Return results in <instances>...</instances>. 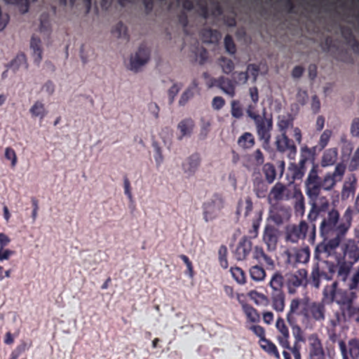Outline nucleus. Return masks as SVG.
<instances>
[{
	"label": "nucleus",
	"instance_id": "f257e3e1",
	"mask_svg": "<svg viewBox=\"0 0 359 359\" xmlns=\"http://www.w3.org/2000/svg\"><path fill=\"white\" fill-rule=\"evenodd\" d=\"M346 170V165L339 163L333 172H328L321 177L319 175V165L313 163L304 182L305 192L311 205L308 215V219L311 222H315L318 217L323 216L331 210L329 199L325 196H320V192L322 190H332L337 183L343 180Z\"/></svg>",
	"mask_w": 359,
	"mask_h": 359
},
{
	"label": "nucleus",
	"instance_id": "f03ea898",
	"mask_svg": "<svg viewBox=\"0 0 359 359\" xmlns=\"http://www.w3.org/2000/svg\"><path fill=\"white\" fill-rule=\"evenodd\" d=\"M319 231L324 240L328 251L332 255L340 245L346 233L351 227L353 221V210L347 208L342 217L335 208H332L327 214L320 217Z\"/></svg>",
	"mask_w": 359,
	"mask_h": 359
},
{
	"label": "nucleus",
	"instance_id": "7ed1b4c3",
	"mask_svg": "<svg viewBox=\"0 0 359 359\" xmlns=\"http://www.w3.org/2000/svg\"><path fill=\"white\" fill-rule=\"evenodd\" d=\"M326 309L323 302H309L299 298L292 299L290 304V309L286 315V320L291 327L294 338L298 332L302 337L304 333L298 323L297 318L302 316V323L304 324L311 318L317 322L325 320Z\"/></svg>",
	"mask_w": 359,
	"mask_h": 359
},
{
	"label": "nucleus",
	"instance_id": "20e7f679",
	"mask_svg": "<svg viewBox=\"0 0 359 359\" xmlns=\"http://www.w3.org/2000/svg\"><path fill=\"white\" fill-rule=\"evenodd\" d=\"M339 266L340 262L339 260L337 264L323 259L317 260L312 266L310 277L311 284L316 288H318L320 285L321 278L331 280L335 276L337 280L346 281V279H343L339 276Z\"/></svg>",
	"mask_w": 359,
	"mask_h": 359
},
{
	"label": "nucleus",
	"instance_id": "39448f33",
	"mask_svg": "<svg viewBox=\"0 0 359 359\" xmlns=\"http://www.w3.org/2000/svg\"><path fill=\"white\" fill-rule=\"evenodd\" d=\"M343 258L339 259V276L347 279L353 264L359 261V246L354 239H348L341 245Z\"/></svg>",
	"mask_w": 359,
	"mask_h": 359
},
{
	"label": "nucleus",
	"instance_id": "423d86ee",
	"mask_svg": "<svg viewBox=\"0 0 359 359\" xmlns=\"http://www.w3.org/2000/svg\"><path fill=\"white\" fill-rule=\"evenodd\" d=\"M285 279L280 271H276L269 283L271 289L269 293V304L272 309L278 313H281L285 308V293L283 290Z\"/></svg>",
	"mask_w": 359,
	"mask_h": 359
},
{
	"label": "nucleus",
	"instance_id": "0eeeda50",
	"mask_svg": "<svg viewBox=\"0 0 359 359\" xmlns=\"http://www.w3.org/2000/svg\"><path fill=\"white\" fill-rule=\"evenodd\" d=\"M224 198L219 193H215L212 197L204 202L203 208V219L206 222L212 221L219 217L222 210L224 207Z\"/></svg>",
	"mask_w": 359,
	"mask_h": 359
},
{
	"label": "nucleus",
	"instance_id": "6e6552de",
	"mask_svg": "<svg viewBox=\"0 0 359 359\" xmlns=\"http://www.w3.org/2000/svg\"><path fill=\"white\" fill-rule=\"evenodd\" d=\"M266 109L263 110L262 115L253 120L257 136L260 140H263L264 144L268 145L271 140V131L273 129V118L266 116Z\"/></svg>",
	"mask_w": 359,
	"mask_h": 359
},
{
	"label": "nucleus",
	"instance_id": "1a4fd4ad",
	"mask_svg": "<svg viewBox=\"0 0 359 359\" xmlns=\"http://www.w3.org/2000/svg\"><path fill=\"white\" fill-rule=\"evenodd\" d=\"M276 327L279 332L278 336V341L280 346L284 348L283 355L284 359H292L290 357V351H292V346L290 342V332L287 326L285 324L284 319L279 316L276 323Z\"/></svg>",
	"mask_w": 359,
	"mask_h": 359
},
{
	"label": "nucleus",
	"instance_id": "9d476101",
	"mask_svg": "<svg viewBox=\"0 0 359 359\" xmlns=\"http://www.w3.org/2000/svg\"><path fill=\"white\" fill-rule=\"evenodd\" d=\"M308 282V272L304 269L286 274L285 284L289 294H294L298 287L306 286Z\"/></svg>",
	"mask_w": 359,
	"mask_h": 359
},
{
	"label": "nucleus",
	"instance_id": "9b49d317",
	"mask_svg": "<svg viewBox=\"0 0 359 359\" xmlns=\"http://www.w3.org/2000/svg\"><path fill=\"white\" fill-rule=\"evenodd\" d=\"M309 230L308 224L302 220L299 224H290L285 227V241L292 243L304 240Z\"/></svg>",
	"mask_w": 359,
	"mask_h": 359
},
{
	"label": "nucleus",
	"instance_id": "f8f14e48",
	"mask_svg": "<svg viewBox=\"0 0 359 359\" xmlns=\"http://www.w3.org/2000/svg\"><path fill=\"white\" fill-rule=\"evenodd\" d=\"M291 216L290 209L281 204H274L271 206L269 219L273 222L277 226L283 224L287 221Z\"/></svg>",
	"mask_w": 359,
	"mask_h": 359
},
{
	"label": "nucleus",
	"instance_id": "ddd939ff",
	"mask_svg": "<svg viewBox=\"0 0 359 359\" xmlns=\"http://www.w3.org/2000/svg\"><path fill=\"white\" fill-rule=\"evenodd\" d=\"M279 238V230L271 224H266L262 235V241L269 252H273L277 248Z\"/></svg>",
	"mask_w": 359,
	"mask_h": 359
},
{
	"label": "nucleus",
	"instance_id": "4468645a",
	"mask_svg": "<svg viewBox=\"0 0 359 359\" xmlns=\"http://www.w3.org/2000/svg\"><path fill=\"white\" fill-rule=\"evenodd\" d=\"M236 81L222 76L217 79L211 78L208 83V87L212 88L213 86H217L224 93L229 95L231 97H233L236 95Z\"/></svg>",
	"mask_w": 359,
	"mask_h": 359
},
{
	"label": "nucleus",
	"instance_id": "2eb2a0df",
	"mask_svg": "<svg viewBox=\"0 0 359 359\" xmlns=\"http://www.w3.org/2000/svg\"><path fill=\"white\" fill-rule=\"evenodd\" d=\"M294 196L293 191L281 182H277L271 189L269 201L276 202L288 201Z\"/></svg>",
	"mask_w": 359,
	"mask_h": 359
},
{
	"label": "nucleus",
	"instance_id": "dca6fc26",
	"mask_svg": "<svg viewBox=\"0 0 359 359\" xmlns=\"http://www.w3.org/2000/svg\"><path fill=\"white\" fill-rule=\"evenodd\" d=\"M309 358L310 359H325V352L322 341L318 334L313 333L309 336Z\"/></svg>",
	"mask_w": 359,
	"mask_h": 359
},
{
	"label": "nucleus",
	"instance_id": "f3484780",
	"mask_svg": "<svg viewBox=\"0 0 359 359\" xmlns=\"http://www.w3.org/2000/svg\"><path fill=\"white\" fill-rule=\"evenodd\" d=\"M276 149L281 152L288 151V156L290 158H294L297 154V147L295 146L293 140L290 139L285 133H282L281 135H278L276 138Z\"/></svg>",
	"mask_w": 359,
	"mask_h": 359
},
{
	"label": "nucleus",
	"instance_id": "a211bd4d",
	"mask_svg": "<svg viewBox=\"0 0 359 359\" xmlns=\"http://www.w3.org/2000/svg\"><path fill=\"white\" fill-rule=\"evenodd\" d=\"M150 51L144 44H141L135 57L130 59V69L137 72L138 69L149 60Z\"/></svg>",
	"mask_w": 359,
	"mask_h": 359
},
{
	"label": "nucleus",
	"instance_id": "6ab92c4d",
	"mask_svg": "<svg viewBox=\"0 0 359 359\" xmlns=\"http://www.w3.org/2000/svg\"><path fill=\"white\" fill-rule=\"evenodd\" d=\"M252 243L248 236H243L238 243L233 252L235 258L238 261L245 260L252 251Z\"/></svg>",
	"mask_w": 359,
	"mask_h": 359
},
{
	"label": "nucleus",
	"instance_id": "aec40b11",
	"mask_svg": "<svg viewBox=\"0 0 359 359\" xmlns=\"http://www.w3.org/2000/svg\"><path fill=\"white\" fill-rule=\"evenodd\" d=\"M344 359H358L359 358V344L358 339H351L348 342V351L344 341H341L339 344Z\"/></svg>",
	"mask_w": 359,
	"mask_h": 359
},
{
	"label": "nucleus",
	"instance_id": "412c9836",
	"mask_svg": "<svg viewBox=\"0 0 359 359\" xmlns=\"http://www.w3.org/2000/svg\"><path fill=\"white\" fill-rule=\"evenodd\" d=\"M336 302L341 306H345L346 307V311H344L342 314L337 312L335 313V319L331 320V324L333 327H336L339 325L341 322V316L344 318L346 316V313L353 308V297L346 293H343L341 295V298L340 299H336Z\"/></svg>",
	"mask_w": 359,
	"mask_h": 359
},
{
	"label": "nucleus",
	"instance_id": "4be33fe9",
	"mask_svg": "<svg viewBox=\"0 0 359 359\" xmlns=\"http://www.w3.org/2000/svg\"><path fill=\"white\" fill-rule=\"evenodd\" d=\"M356 177L353 174L351 175L348 180L344 182L341 192V198L342 201H346L355 194L356 191Z\"/></svg>",
	"mask_w": 359,
	"mask_h": 359
},
{
	"label": "nucleus",
	"instance_id": "5701e85b",
	"mask_svg": "<svg viewBox=\"0 0 359 359\" xmlns=\"http://www.w3.org/2000/svg\"><path fill=\"white\" fill-rule=\"evenodd\" d=\"M306 163H309L305 158L300 156L298 163H291L289 166V172L293 181L302 180L306 170Z\"/></svg>",
	"mask_w": 359,
	"mask_h": 359
},
{
	"label": "nucleus",
	"instance_id": "b1692460",
	"mask_svg": "<svg viewBox=\"0 0 359 359\" xmlns=\"http://www.w3.org/2000/svg\"><path fill=\"white\" fill-rule=\"evenodd\" d=\"M201 164V157L198 154H193L182 163V169L189 175H194Z\"/></svg>",
	"mask_w": 359,
	"mask_h": 359
},
{
	"label": "nucleus",
	"instance_id": "393cba45",
	"mask_svg": "<svg viewBox=\"0 0 359 359\" xmlns=\"http://www.w3.org/2000/svg\"><path fill=\"white\" fill-rule=\"evenodd\" d=\"M338 157V150L337 148H330L326 149L321 158V166L323 168L332 166L335 164Z\"/></svg>",
	"mask_w": 359,
	"mask_h": 359
},
{
	"label": "nucleus",
	"instance_id": "a878e982",
	"mask_svg": "<svg viewBox=\"0 0 359 359\" xmlns=\"http://www.w3.org/2000/svg\"><path fill=\"white\" fill-rule=\"evenodd\" d=\"M253 258L259 262L264 260L268 269H273L275 266L274 261L265 253L263 248L261 246L256 245L254 248Z\"/></svg>",
	"mask_w": 359,
	"mask_h": 359
},
{
	"label": "nucleus",
	"instance_id": "bb28decb",
	"mask_svg": "<svg viewBox=\"0 0 359 359\" xmlns=\"http://www.w3.org/2000/svg\"><path fill=\"white\" fill-rule=\"evenodd\" d=\"M341 35L346 41V43L351 46L353 51L355 53L359 54V41L355 39L352 30L349 27H343L341 29Z\"/></svg>",
	"mask_w": 359,
	"mask_h": 359
},
{
	"label": "nucleus",
	"instance_id": "cd10ccee",
	"mask_svg": "<svg viewBox=\"0 0 359 359\" xmlns=\"http://www.w3.org/2000/svg\"><path fill=\"white\" fill-rule=\"evenodd\" d=\"M337 282H334L332 285L326 286L323 291V298L320 302L325 304H331L336 301Z\"/></svg>",
	"mask_w": 359,
	"mask_h": 359
},
{
	"label": "nucleus",
	"instance_id": "c85d7f7f",
	"mask_svg": "<svg viewBox=\"0 0 359 359\" xmlns=\"http://www.w3.org/2000/svg\"><path fill=\"white\" fill-rule=\"evenodd\" d=\"M240 304L242 306V309L245 314L248 320L251 323H259L260 321V316L257 310L252 306L241 301L238 299Z\"/></svg>",
	"mask_w": 359,
	"mask_h": 359
},
{
	"label": "nucleus",
	"instance_id": "c756f323",
	"mask_svg": "<svg viewBox=\"0 0 359 359\" xmlns=\"http://www.w3.org/2000/svg\"><path fill=\"white\" fill-rule=\"evenodd\" d=\"M194 127V122L191 118H184L177 125V128L180 131V135L178 140H181L185 136H190Z\"/></svg>",
	"mask_w": 359,
	"mask_h": 359
},
{
	"label": "nucleus",
	"instance_id": "7c9ffc66",
	"mask_svg": "<svg viewBox=\"0 0 359 359\" xmlns=\"http://www.w3.org/2000/svg\"><path fill=\"white\" fill-rule=\"evenodd\" d=\"M268 183L260 177H256L253 180V191L259 198L266 197L268 192Z\"/></svg>",
	"mask_w": 359,
	"mask_h": 359
},
{
	"label": "nucleus",
	"instance_id": "2f4dec72",
	"mask_svg": "<svg viewBox=\"0 0 359 359\" xmlns=\"http://www.w3.org/2000/svg\"><path fill=\"white\" fill-rule=\"evenodd\" d=\"M319 151V145H316L314 147H312L311 148L308 147L307 146H305L301 149V154L300 156L302 158H305V160L309 162V163H311L312 166L313 165V163H315V156L317 154L318 152H320Z\"/></svg>",
	"mask_w": 359,
	"mask_h": 359
},
{
	"label": "nucleus",
	"instance_id": "473e14b6",
	"mask_svg": "<svg viewBox=\"0 0 359 359\" xmlns=\"http://www.w3.org/2000/svg\"><path fill=\"white\" fill-rule=\"evenodd\" d=\"M237 142L238 146L243 149H250L254 147L255 140L251 133L245 132L238 137Z\"/></svg>",
	"mask_w": 359,
	"mask_h": 359
},
{
	"label": "nucleus",
	"instance_id": "72a5a7b5",
	"mask_svg": "<svg viewBox=\"0 0 359 359\" xmlns=\"http://www.w3.org/2000/svg\"><path fill=\"white\" fill-rule=\"evenodd\" d=\"M29 112L32 118L39 117L41 120L43 119L47 114L45 105L41 101H36L29 109Z\"/></svg>",
	"mask_w": 359,
	"mask_h": 359
},
{
	"label": "nucleus",
	"instance_id": "f704fd0d",
	"mask_svg": "<svg viewBox=\"0 0 359 359\" xmlns=\"http://www.w3.org/2000/svg\"><path fill=\"white\" fill-rule=\"evenodd\" d=\"M260 346L261 348L270 355L275 357L276 359L280 358L277 346L269 339H263L260 342Z\"/></svg>",
	"mask_w": 359,
	"mask_h": 359
},
{
	"label": "nucleus",
	"instance_id": "c9c22d12",
	"mask_svg": "<svg viewBox=\"0 0 359 359\" xmlns=\"http://www.w3.org/2000/svg\"><path fill=\"white\" fill-rule=\"evenodd\" d=\"M248 295L257 306H267L269 304V297L257 290L250 291Z\"/></svg>",
	"mask_w": 359,
	"mask_h": 359
},
{
	"label": "nucleus",
	"instance_id": "e433bc0d",
	"mask_svg": "<svg viewBox=\"0 0 359 359\" xmlns=\"http://www.w3.org/2000/svg\"><path fill=\"white\" fill-rule=\"evenodd\" d=\"M292 351H290V355L292 354L294 359H302L301 349L302 346L300 343H304L306 341V338L302 337L298 332H297V335L295 334V338Z\"/></svg>",
	"mask_w": 359,
	"mask_h": 359
},
{
	"label": "nucleus",
	"instance_id": "4c0bfd02",
	"mask_svg": "<svg viewBox=\"0 0 359 359\" xmlns=\"http://www.w3.org/2000/svg\"><path fill=\"white\" fill-rule=\"evenodd\" d=\"M262 172L265 176L266 182L272 184L276 178V170L273 163H266L263 165Z\"/></svg>",
	"mask_w": 359,
	"mask_h": 359
},
{
	"label": "nucleus",
	"instance_id": "58836bf2",
	"mask_svg": "<svg viewBox=\"0 0 359 359\" xmlns=\"http://www.w3.org/2000/svg\"><path fill=\"white\" fill-rule=\"evenodd\" d=\"M249 272L250 278L256 282L263 281L266 276V273L264 269L259 265L251 266Z\"/></svg>",
	"mask_w": 359,
	"mask_h": 359
},
{
	"label": "nucleus",
	"instance_id": "ea45409f",
	"mask_svg": "<svg viewBox=\"0 0 359 359\" xmlns=\"http://www.w3.org/2000/svg\"><path fill=\"white\" fill-rule=\"evenodd\" d=\"M41 39L39 37L32 36L30 41V47L33 50L35 61L38 63L42 59V50L41 48Z\"/></svg>",
	"mask_w": 359,
	"mask_h": 359
},
{
	"label": "nucleus",
	"instance_id": "a19ab883",
	"mask_svg": "<svg viewBox=\"0 0 359 359\" xmlns=\"http://www.w3.org/2000/svg\"><path fill=\"white\" fill-rule=\"evenodd\" d=\"M310 251L309 248L298 249L294 255V262L295 263L305 264L309 261Z\"/></svg>",
	"mask_w": 359,
	"mask_h": 359
},
{
	"label": "nucleus",
	"instance_id": "79ce46f5",
	"mask_svg": "<svg viewBox=\"0 0 359 359\" xmlns=\"http://www.w3.org/2000/svg\"><path fill=\"white\" fill-rule=\"evenodd\" d=\"M296 201L294 205L295 212L303 215L305 210L304 197L300 191H294V196Z\"/></svg>",
	"mask_w": 359,
	"mask_h": 359
},
{
	"label": "nucleus",
	"instance_id": "37998d69",
	"mask_svg": "<svg viewBox=\"0 0 359 359\" xmlns=\"http://www.w3.org/2000/svg\"><path fill=\"white\" fill-rule=\"evenodd\" d=\"M218 65L221 67L222 72L226 74L231 73L235 68L233 62L231 59L224 56L219 58Z\"/></svg>",
	"mask_w": 359,
	"mask_h": 359
},
{
	"label": "nucleus",
	"instance_id": "c03bdc74",
	"mask_svg": "<svg viewBox=\"0 0 359 359\" xmlns=\"http://www.w3.org/2000/svg\"><path fill=\"white\" fill-rule=\"evenodd\" d=\"M201 36L205 42L213 43L218 40L219 32L216 29H204L201 32Z\"/></svg>",
	"mask_w": 359,
	"mask_h": 359
},
{
	"label": "nucleus",
	"instance_id": "a18cd8bd",
	"mask_svg": "<svg viewBox=\"0 0 359 359\" xmlns=\"http://www.w3.org/2000/svg\"><path fill=\"white\" fill-rule=\"evenodd\" d=\"M330 253L328 251L327 246L325 243V241L320 243L318 244L315 248L314 251V259L319 260L323 259L322 256H324L325 257H328L330 256Z\"/></svg>",
	"mask_w": 359,
	"mask_h": 359
},
{
	"label": "nucleus",
	"instance_id": "49530a36",
	"mask_svg": "<svg viewBox=\"0 0 359 359\" xmlns=\"http://www.w3.org/2000/svg\"><path fill=\"white\" fill-rule=\"evenodd\" d=\"M198 83L196 80L193 81V86L189 87L181 95L179 100V104L180 106H184L187 102L194 97V89L196 88Z\"/></svg>",
	"mask_w": 359,
	"mask_h": 359
},
{
	"label": "nucleus",
	"instance_id": "de8ad7c7",
	"mask_svg": "<svg viewBox=\"0 0 359 359\" xmlns=\"http://www.w3.org/2000/svg\"><path fill=\"white\" fill-rule=\"evenodd\" d=\"M231 273L234 280L240 285L245 284L246 283V276L244 271L238 266L231 267Z\"/></svg>",
	"mask_w": 359,
	"mask_h": 359
},
{
	"label": "nucleus",
	"instance_id": "09e8293b",
	"mask_svg": "<svg viewBox=\"0 0 359 359\" xmlns=\"http://www.w3.org/2000/svg\"><path fill=\"white\" fill-rule=\"evenodd\" d=\"M112 32L118 38H123L128 41L129 35L128 34V29L126 26L122 22H118L112 30Z\"/></svg>",
	"mask_w": 359,
	"mask_h": 359
},
{
	"label": "nucleus",
	"instance_id": "8fccbe9b",
	"mask_svg": "<svg viewBox=\"0 0 359 359\" xmlns=\"http://www.w3.org/2000/svg\"><path fill=\"white\" fill-rule=\"evenodd\" d=\"M332 135V131L331 130L327 129L323 131L320 137V140L318 144L319 145V151H323L326 147L330 142Z\"/></svg>",
	"mask_w": 359,
	"mask_h": 359
},
{
	"label": "nucleus",
	"instance_id": "3c124183",
	"mask_svg": "<svg viewBox=\"0 0 359 359\" xmlns=\"http://www.w3.org/2000/svg\"><path fill=\"white\" fill-rule=\"evenodd\" d=\"M41 32H49L50 30V22L48 13H43L40 16V27Z\"/></svg>",
	"mask_w": 359,
	"mask_h": 359
},
{
	"label": "nucleus",
	"instance_id": "603ef678",
	"mask_svg": "<svg viewBox=\"0 0 359 359\" xmlns=\"http://www.w3.org/2000/svg\"><path fill=\"white\" fill-rule=\"evenodd\" d=\"M219 261L220 266L226 269L229 266V263L227 260V248L226 246L222 245L219 247Z\"/></svg>",
	"mask_w": 359,
	"mask_h": 359
},
{
	"label": "nucleus",
	"instance_id": "864d4df0",
	"mask_svg": "<svg viewBox=\"0 0 359 359\" xmlns=\"http://www.w3.org/2000/svg\"><path fill=\"white\" fill-rule=\"evenodd\" d=\"M231 114L236 118H241L243 116V109L238 100H232L231 102Z\"/></svg>",
	"mask_w": 359,
	"mask_h": 359
},
{
	"label": "nucleus",
	"instance_id": "5fc2aeb1",
	"mask_svg": "<svg viewBox=\"0 0 359 359\" xmlns=\"http://www.w3.org/2000/svg\"><path fill=\"white\" fill-rule=\"evenodd\" d=\"M224 46L226 50L231 54H235L236 48L232 36L229 34L226 35L224 37Z\"/></svg>",
	"mask_w": 359,
	"mask_h": 359
},
{
	"label": "nucleus",
	"instance_id": "6e6d98bb",
	"mask_svg": "<svg viewBox=\"0 0 359 359\" xmlns=\"http://www.w3.org/2000/svg\"><path fill=\"white\" fill-rule=\"evenodd\" d=\"M261 220L262 219L259 218L252 221V228L248 231V238L250 239L255 238L258 236Z\"/></svg>",
	"mask_w": 359,
	"mask_h": 359
},
{
	"label": "nucleus",
	"instance_id": "4d7b16f0",
	"mask_svg": "<svg viewBox=\"0 0 359 359\" xmlns=\"http://www.w3.org/2000/svg\"><path fill=\"white\" fill-rule=\"evenodd\" d=\"M292 125V119L290 118H283L282 119L279 120L278 123V126L279 128V130L281 131V133H285L286 130Z\"/></svg>",
	"mask_w": 359,
	"mask_h": 359
},
{
	"label": "nucleus",
	"instance_id": "13d9d810",
	"mask_svg": "<svg viewBox=\"0 0 359 359\" xmlns=\"http://www.w3.org/2000/svg\"><path fill=\"white\" fill-rule=\"evenodd\" d=\"M180 88L181 87L179 86L177 83H174L168 90V94L170 104H172L174 102L175 98L178 94Z\"/></svg>",
	"mask_w": 359,
	"mask_h": 359
},
{
	"label": "nucleus",
	"instance_id": "bf43d9fd",
	"mask_svg": "<svg viewBox=\"0 0 359 359\" xmlns=\"http://www.w3.org/2000/svg\"><path fill=\"white\" fill-rule=\"evenodd\" d=\"M198 54H196V60H198V62L200 65H203L205 63V62L207 61L208 58V53L207 51V50L203 48V47H201V48L198 49Z\"/></svg>",
	"mask_w": 359,
	"mask_h": 359
},
{
	"label": "nucleus",
	"instance_id": "052dcab7",
	"mask_svg": "<svg viewBox=\"0 0 359 359\" xmlns=\"http://www.w3.org/2000/svg\"><path fill=\"white\" fill-rule=\"evenodd\" d=\"M252 156L254 158V161L255 162V164L257 166L262 165L264 164V156L262 151L257 149L255 151V152L252 154Z\"/></svg>",
	"mask_w": 359,
	"mask_h": 359
},
{
	"label": "nucleus",
	"instance_id": "680f3d73",
	"mask_svg": "<svg viewBox=\"0 0 359 359\" xmlns=\"http://www.w3.org/2000/svg\"><path fill=\"white\" fill-rule=\"evenodd\" d=\"M256 108H257V104H255L254 102H253V104H248V106L247 107V109H246L247 115L252 120H254L255 118H258V116H260V114H259L257 112Z\"/></svg>",
	"mask_w": 359,
	"mask_h": 359
},
{
	"label": "nucleus",
	"instance_id": "e2e57ef3",
	"mask_svg": "<svg viewBox=\"0 0 359 359\" xmlns=\"http://www.w3.org/2000/svg\"><path fill=\"white\" fill-rule=\"evenodd\" d=\"M250 330L253 332V333L260 338V342L263 339L265 338V330L263 327L260 325H252L250 327Z\"/></svg>",
	"mask_w": 359,
	"mask_h": 359
},
{
	"label": "nucleus",
	"instance_id": "0e129e2a",
	"mask_svg": "<svg viewBox=\"0 0 359 359\" xmlns=\"http://www.w3.org/2000/svg\"><path fill=\"white\" fill-rule=\"evenodd\" d=\"M309 96L306 90L299 89L297 93V100L301 105L306 104Z\"/></svg>",
	"mask_w": 359,
	"mask_h": 359
},
{
	"label": "nucleus",
	"instance_id": "69168bd1",
	"mask_svg": "<svg viewBox=\"0 0 359 359\" xmlns=\"http://www.w3.org/2000/svg\"><path fill=\"white\" fill-rule=\"evenodd\" d=\"M359 284V267L352 276L350 283H348V288L350 290H355L358 287Z\"/></svg>",
	"mask_w": 359,
	"mask_h": 359
},
{
	"label": "nucleus",
	"instance_id": "338daca9",
	"mask_svg": "<svg viewBox=\"0 0 359 359\" xmlns=\"http://www.w3.org/2000/svg\"><path fill=\"white\" fill-rule=\"evenodd\" d=\"M359 325V308L353 307L346 313V315Z\"/></svg>",
	"mask_w": 359,
	"mask_h": 359
},
{
	"label": "nucleus",
	"instance_id": "774afa93",
	"mask_svg": "<svg viewBox=\"0 0 359 359\" xmlns=\"http://www.w3.org/2000/svg\"><path fill=\"white\" fill-rule=\"evenodd\" d=\"M351 133L353 136L359 137V118H355L351 123Z\"/></svg>",
	"mask_w": 359,
	"mask_h": 359
}]
</instances>
